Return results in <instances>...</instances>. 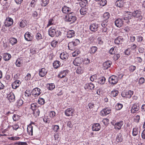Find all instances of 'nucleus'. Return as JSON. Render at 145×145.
<instances>
[{
  "mask_svg": "<svg viewBox=\"0 0 145 145\" xmlns=\"http://www.w3.org/2000/svg\"><path fill=\"white\" fill-rule=\"evenodd\" d=\"M33 126L31 125H29L27 128V131L29 134L32 136L33 135Z\"/></svg>",
  "mask_w": 145,
  "mask_h": 145,
  "instance_id": "c756f323",
  "label": "nucleus"
},
{
  "mask_svg": "<svg viewBox=\"0 0 145 145\" xmlns=\"http://www.w3.org/2000/svg\"><path fill=\"white\" fill-rule=\"evenodd\" d=\"M75 34L74 31L73 30H70L69 31L67 34V37L68 38H71L75 36Z\"/></svg>",
  "mask_w": 145,
  "mask_h": 145,
  "instance_id": "5701e85b",
  "label": "nucleus"
},
{
  "mask_svg": "<svg viewBox=\"0 0 145 145\" xmlns=\"http://www.w3.org/2000/svg\"><path fill=\"white\" fill-rule=\"evenodd\" d=\"M123 105L122 104L118 103L116 105V107L117 110H120L123 107Z\"/></svg>",
  "mask_w": 145,
  "mask_h": 145,
  "instance_id": "052dcab7",
  "label": "nucleus"
},
{
  "mask_svg": "<svg viewBox=\"0 0 145 145\" xmlns=\"http://www.w3.org/2000/svg\"><path fill=\"white\" fill-rule=\"evenodd\" d=\"M33 111V114L36 116H39L40 113V111L39 109L37 108Z\"/></svg>",
  "mask_w": 145,
  "mask_h": 145,
  "instance_id": "3c124183",
  "label": "nucleus"
},
{
  "mask_svg": "<svg viewBox=\"0 0 145 145\" xmlns=\"http://www.w3.org/2000/svg\"><path fill=\"white\" fill-rule=\"evenodd\" d=\"M38 103L41 105H43L45 103L44 100L42 98H40L38 99Z\"/></svg>",
  "mask_w": 145,
  "mask_h": 145,
  "instance_id": "6e6d98bb",
  "label": "nucleus"
},
{
  "mask_svg": "<svg viewBox=\"0 0 145 145\" xmlns=\"http://www.w3.org/2000/svg\"><path fill=\"white\" fill-rule=\"evenodd\" d=\"M56 31L55 29L52 27H50L48 30V34L51 37H53L55 35Z\"/></svg>",
  "mask_w": 145,
  "mask_h": 145,
  "instance_id": "412c9836",
  "label": "nucleus"
},
{
  "mask_svg": "<svg viewBox=\"0 0 145 145\" xmlns=\"http://www.w3.org/2000/svg\"><path fill=\"white\" fill-rule=\"evenodd\" d=\"M98 27V24L93 23L90 25L89 29L91 31H95L97 30Z\"/></svg>",
  "mask_w": 145,
  "mask_h": 145,
  "instance_id": "a211bd4d",
  "label": "nucleus"
},
{
  "mask_svg": "<svg viewBox=\"0 0 145 145\" xmlns=\"http://www.w3.org/2000/svg\"><path fill=\"white\" fill-rule=\"evenodd\" d=\"M112 64V62L110 61H106L103 64V67L104 69H107Z\"/></svg>",
  "mask_w": 145,
  "mask_h": 145,
  "instance_id": "b1692460",
  "label": "nucleus"
},
{
  "mask_svg": "<svg viewBox=\"0 0 145 145\" xmlns=\"http://www.w3.org/2000/svg\"><path fill=\"white\" fill-rule=\"evenodd\" d=\"M131 49V48H128L125 50V55L129 56L130 55Z\"/></svg>",
  "mask_w": 145,
  "mask_h": 145,
  "instance_id": "4d7b16f0",
  "label": "nucleus"
},
{
  "mask_svg": "<svg viewBox=\"0 0 145 145\" xmlns=\"http://www.w3.org/2000/svg\"><path fill=\"white\" fill-rule=\"evenodd\" d=\"M31 108L33 111H34V110L38 108L39 107H38V105L37 103H34L31 105Z\"/></svg>",
  "mask_w": 145,
  "mask_h": 145,
  "instance_id": "e433bc0d",
  "label": "nucleus"
},
{
  "mask_svg": "<svg viewBox=\"0 0 145 145\" xmlns=\"http://www.w3.org/2000/svg\"><path fill=\"white\" fill-rule=\"evenodd\" d=\"M123 38L119 36L117 37L114 40V43L116 44H122L123 41Z\"/></svg>",
  "mask_w": 145,
  "mask_h": 145,
  "instance_id": "aec40b11",
  "label": "nucleus"
},
{
  "mask_svg": "<svg viewBox=\"0 0 145 145\" xmlns=\"http://www.w3.org/2000/svg\"><path fill=\"white\" fill-rule=\"evenodd\" d=\"M26 25V21L25 20H22L20 23V26L21 27H24Z\"/></svg>",
  "mask_w": 145,
  "mask_h": 145,
  "instance_id": "a18cd8bd",
  "label": "nucleus"
},
{
  "mask_svg": "<svg viewBox=\"0 0 145 145\" xmlns=\"http://www.w3.org/2000/svg\"><path fill=\"white\" fill-rule=\"evenodd\" d=\"M84 68L83 67H78L76 71V72L78 74H80L82 73L83 72Z\"/></svg>",
  "mask_w": 145,
  "mask_h": 145,
  "instance_id": "37998d69",
  "label": "nucleus"
},
{
  "mask_svg": "<svg viewBox=\"0 0 145 145\" xmlns=\"http://www.w3.org/2000/svg\"><path fill=\"white\" fill-rule=\"evenodd\" d=\"M105 80L106 78L104 77H101L99 78L98 82L101 84H103L105 83Z\"/></svg>",
  "mask_w": 145,
  "mask_h": 145,
  "instance_id": "72a5a7b5",
  "label": "nucleus"
},
{
  "mask_svg": "<svg viewBox=\"0 0 145 145\" xmlns=\"http://www.w3.org/2000/svg\"><path fill=\"white\" fill-rule=\"evenodd\" d=\"M3 57L5 61H8L11 58V56L9 54L4 53L3 54Z\"/></svg>",
  "mask_w": 145,
  "mask_h": 145,
  "instance_id": "bb28decb",
  "label": "nucleus"
},
{
  "mask_svg": "<svg viewBox=\"0 0 145 145\" xmlns=\"http://www.w3.org/2000/svg\"><path fill=\"white\" fill-rule=\"evenodd\" d=\"M48 71L44 68H42L39 70V75L41 77L44 76L47 72Z\"/></svg>",
  "mask_w": 145,
  "mask_h": 145,
  "instance_id": "9b49d317",
  "label": "nucleus"
},
{
  "mask_svg": "<svg viewBox=\"0 0 145 145\" xmlns=\"http://www.w3.org/2000/svg\"><path fill=\"white\" fill-rule=\"evenodd\" d=\"M49 3V0H41V5L42 7H45Z\"/></svg>",
  "mask_w": 145,
  "mask_h": 145,
  "instance_id": "79ce46f5",
  "label": "nucleus"
},
{
  "mask_svg": "<svg viewBox=\"0 0 145 145\" xmlns=\"http://www.w3.org/2000/svg\"><path fill=\"white\" fill-rule=\"evenodd\" d=\"M110 16V14L108 12L104 13L103 15V20H108Z\"/></svg>",
  "mask_w": 145,
  "mask_h": 145,
  "instance_id": "4c0bfd02",
  "label": "nucleus"
},
{
  "mask_svg": "<svg viewBox=\"0 0 145 145\" xmlns=\"http://www.w3.org/2000/svg\"><path fill=\"white\" fill-rule=\"evenodd\" d=\"M24 37L25 39L26 40L30 41L33 38V36L31 33L27 31L24 35Z\"/></svg>",
  "mask_w": 145,
  "mask_h": 145,
  "instance_id": "9d476101",
  "label": "nucleus"
},
{
  "mask_svg": "<svg viewBox=\"0 0 145 145\" xmlns=\"http://www.w3.org/2000/svg\"><path fill=\"white\" fill-rule=\"evenodd\" d=\"M142 12L140 10H137L133 12H127L125 14V17L123 19L127 20L131 19L133 17L137 18V20H140L142 18Z\"/></svg>",
  "mask_w": 145,
  "mask_h": 145,
  "instance_id": "f257e3e1",
  "label": "nucleus"
},
{
  "mask_svg": "<svg viewBox=\"0 0 145 145\" xmlns=\"http://www.w3.org/2000/svg\"><path fill=\"white\" fill-rule=\"evenodd\" d=\"M123 124V121H120L115 123V127L118 130L121 129L122 126Z\"/></svg>",
  "mask_w": 145,
  "mask_h": 145,
  "instance_id": "cd10ccee",
  "label": "nucleus"
},
{
  "mask_svg": "<svg viewBox=\"0 0 145 145\" xmlns=\"http://www.w3.org/2000/svg\"><path fill=\"white\" fill-rule=\"evenodd\" d=\"M66 21L71 22L72 23L74 22L76 20V17L72 15V13H70L65 17Z\"/></svg>",
  "mask_w": 145,
  "mask_h": 145,
  "instance_id": "7ed1b4c3",
  "label": "nucleus"
},
{
  "mask_svg": "<svg viewBox=\"0 0 145 145\" xmlns=\"http://www.w3.org/2000/svg\"><path fill=\"white\" fill-rule=\"evenodd\" d=\"M13 20L10 18L8 17L5 20V25L6 27H9L13 24Z\"/></svg>",
  "mask_w": 145,
  "mask_h": 145,
  "instance_id": "0eeeda50",
  "label": "nucleus"
},
{
  "mask_svg": "<svg viewBox=\"0 0 145 145\" xmlns=\"http://www.w3.org/2000/svg\"><path fill=\"white\" fill-rule=\"evenodd\" d=\"M23 63V60L20 58H18L16 60L15 64L17 67H20L22 65Z\"/></svg>",
  "mask_w": 145,
  "mask_h": 145,
  "instance_id": "2f4dec72",
  "label": "nucleus"
},
{
  "mask_svg": "<svg viewBox=\"0 0 145 145\" xmlns=\"http://www.w3.org/2000/svg\"><path fill=\"white\" fill-rule=\"evenodd\" d=\"M138 133V128L137 127H135L133 129L132 134L133 136H137Z\"/></svg>",
  "mask_w": 145,
  "mask_h": 145,
  "instance_id": "c03bdc74",
  "label": "nucleus"
},
{
  "mask_svg": "<svg viewBox=\"0 0 145 145\" xmlns=\"http://www.w3.org/2000/svg\"><path fill=\"white\" fill-rule=\"evenodd\" d=\"M79 42V40L78 39H76L74 41L70 42L68 45V47L70 50H73L75 49L76 46L78 43Z\"/></svg>",
  "mask_w": 145,
  "mask_h": 145,
  "instance_id": "f03ea898",
  "label": "nucleus"
},
{
  "mask_svg": "<svg viewBox=\"0 0 145 145\" xmlns=\"http://www.w3.org/2000/svg\"><path fill=\"white\" fill-rule=\"evenodd\" d=\"M98 3L100 6L103 7L106 4V0H99Z\"/></svg>",
  "mask_w": 145,
  "mask_h": 145,
  "instance_id": "ea45409f",
  "label": "nucleus"
},
{
  "mask_svg": "<svg viewBox=\"0 0 145 145\" xmlns=\"http://www.w3.org/2000/svg\"><path fill=\"white\" fill-rule=\"evenodd\" d=\"M69 71L68 70H66L61 71L58 75L59 78H62L68 74Z\"/></svg>",
  "mask_w": 145,
  "mask_h": 145,
  "instance_id": "f3484780",
  "label": "nucleus"
},
{
  "mask_svg": "<svg viewBox=\"0 0 145 145\" xmlns=\"http://www.w3.org/2000/svg\"><path fill=\"white\" fill-rule=\"evenodd\" d=\"M137 40L138 42H141L143 40V38L142 36H137Z\"/></svg>",
  "mask_w": 145,
  "mask_h": 145,
  "instance_id": "13d9d810",
  "label": "nucleus"
},
{
  "mask_svg": "<svg viewBox=\"0 0 145 145\" xmlns=\"http://www.w3.org/2000/svg\"><path fill=\"white\" fill-rule=\"evenodd\" d=\"M124 4V0H118L115 3V5L119 7H123Z\"/></svg>",
  "mask_w": 145,
  "mask_h": 145,
  "instance_id": "a878e982",
  "label": "nucleus"
},
{
  "mask_svg": "<svg viewBox=\"0 0 145 145\" xmlns=\"http://www.w3.org/2000/svg\"><path fill=\"white\" fill-rule=\"evenodd\" d=\"M74 112V110L71 108H67L65 111V115L68 116H72Z\"/></svg>",
  "mask_w": 145,
  "mask_h": 145,
  "instance_id": "f8f14e48",
  "label": "nucleus"
},
{
  "mask_svg": "<svg viewBox=\"0 0 145 145\" xmlns=\"http://www.w3.org/2000/svg\"><path fill=\"white\" fill-rule=\"evenodd\" d=\"M111 112V110L109 108H107L102 110L100 112L101 116H105L109 114Z\"/></svg>",
  "mask_w": 145,
  "mask_h": 145,
  "instance_id": "6e6552de",
  "label": "nucleus"
},
{
  "mask_svg": "<svg viewBox=\"0 0 145 145\" xmlns=\"http://www.w3.org/2000/svg\"><path fill=\"white\" fill-rule=\"evenodd\" d=\"M23 103V101L21 99H19L17 100L16 103V105L19 107L21 106Z\"/></svg>",
  "mask_w": 145,
  "mask_h": 145,
  "instance_id": "8fccbe9b",
  "label": "nucleus"
},
{
  "mask_svg": "<svg viewBox=\"0 0 145 145\" xmlns=\"http://www.w3.org/2000/svg\"><path fill=\"white\" fill-rule=\"evenodd\" d=\"M58 43V42L57 41L54 40H53L51 42V45L53 47H56Z\"/></svg>",
  "mask_w": 145,
  "mask_h": 145,
  "instance_id": "5fc2aeb1",
  "label": "nucleus"
},
{
  "mask_svg": "<svg viewBox=\"0 0 145 145\" xmlns=\"http://www.w3.org/2000/svg\"><path fill=\"white\" fill-rule=\"evenodd\" d=\"M122 140V138L121 135L120 134L118 135L116 137V140L118 142H121Z\"/></svg>",
  "mask_w": 145,
  "mask_h": 145,
  "instance_id": "de8ad7c7",
  "label": "nucleus"
},
{
  "mask_svg": "<svg viewBox=\"0 0 145 145\" xmlns=\"http://www.w3.org/2000/svg\"><path fill=\"white\" fill-rule=\"evenodd\" d=\"M52 129L54 131L57 132L59 130V127L58 125H54L53 126Z\"/></svg>",
  "mask_w": 145,
  "mask_h": 145,
  "instance_id": "603ef678",
  "label": "nucleus"
},
{
  "mask_svg": "<svg viewBox=\"0 0 145 145\" xmlns=\"http://www.w3.org/2000/svg\"><path fill=\"white\" fill-rule=\"evenodd\" d=\"M100 31L104 35L107 34L108 31L107 27H102Z\"/></svg>",
  "mask_w": 145,
  "mask_h": 145,
  "instance_id": "c9c22d12",
  "label": "nucleus"
},
{
  "mask_svg": "<svg viewBox=\"0 0 145 145\" xmlns=\"http://www.w3.org/2000/svg\"><path fill=\"white\" fill-rule=\"evenodd\" d=\"M80 2L79 3L80 5L83 7H85L88 4L87 0H80Z\"/></svg>",
  "mask_w": 145,
  "mask_h": 145,
  "instance_id": "58836bf2",
  "label": "nucleus"
},
{
  "mask_svg": "<svg viewBox=\"0 0 145 145\" xmlns=\"http://www.w3.org/2000/svg\"><path fill=\"white\" fill-rule=\"evenodd\" d=\"M69 56L68 54L65 52L61 53L60 55V58L63 60L65 61L67 59Z\"/></svg>",
  "mask_w": 145,
  "mask_h": 145,
  "instance_id": "6ab92c4d",
  "label": "nucleus"
},
{
  "mask_svg": "<svg viewBox=\"0 0 145 145\" xmlns=\"http://www.w3.org/2000/svg\"><path fill=\"white\" fill-rule=\"evenodd\" d=\"M31 78V75L29 73H28L25 77V80L26 81L29 80Z\"/></svg>",
  "mask_w": 145,
  "mask_h": 145,
  "instance_id": "bf43d9fd",
  "label": "nucleus"
},
{
  "mask_svg": "<svg viewBox=\"0 0 145 145\" xmlns=\"http://www.w3.org/2000/svg\"><path fill=\"white\" fill-rule=\"evenodd\" d=\"M87 9L84 7H82L80 10V12L82 15H84L87 13Z\"/></svg>",
  "mask_w": 145,
  "mask_h": 145,
  "instance_id": "473e14b6",
  "label": "nucleus"
},
{
  "mask_svg": "<svg viewBox=\"0 0 145 145\" xmlns=\"http://www.w3.org/2000/svg\"><path fill=\"white\" fill-rule=\"evenodd\" d=\"M94 85L93 84L90 83L86 84L84 86V88L87 89L92 90L94 88Z\"/></svg>",
  "mask_w": 145,
  "mask_h": 145,
  "instance_id": "4be33fe9",
  "label": "nucleus"
},
{
  "mask_svg": "<svg viewBox=\"0 0 145 145\" xmlns=\"http://www.w3.org/2000/svg\"><path fill=\"white\" fill-rule=\"evenodd\" d=\"M97 50V48L95 46H93L90 48L89 52L91 54H94Z\"/></svg>",
  "mask_w": 145,
  "mask_h": 145,
  "instance_id": "f704fd0d",
  "label": "nucleus"
},
{
  "mask_svg": "<svg viewBox=\"0 0 145 145\" xmlns=\"http://www.w3.org/2000/svg\"><path fill=\"white\" fill-rule=\"evenodd\" d=\"M7 98L10 102H14L15 100L14 95L12 93H10L8 94Z\"/></svg>",
  "mask_w": 145,
  "mask_h": 145,
  "instance_id": "4468645a",
  "label": "nucleus"
},
{
  "mask_svg": "<svg viewBox=\"0 0 145 145\" xmlns=\"http://www.w3.org/2000/svg\"><path fill=\"white\" fill-rule=\"evenodd\" d=\"M21 83V82L19 80H16L12 84V88L14 89H16L19 86Z\"/></svg>",
  "mask_w": 145,
  "mask_h": 145,
  "instance_id": "2eb2a0df",
  "label": "nucleus"
},
{
  "mask_svg": "<svg viewBox=\"0 0 145 145\" xmlns=\"http://www.w3.org/2000/svg\"><path fill=\"white\" fill-rule=\"evenodd\" d=\"M114 47H112L109 50V53L110 54L112 55L114 54L115 53V50H114Z\"/></svg>",
  "mask_w": 145,
  "mask_h": 145,
  "instance_id": "774afa93",
  "label": "nucleus"
},
{
  "mask_svg": "<svg viewBox=\"0 0 145 145\" xmlns=\"http://www.w3.org/2000/svg\"><path fill=\"white\" fill-rule=\"evenodd\" d=\"M123 21L122 19L118 18L116 20L115 22V25L118 27H121L123 24Z\"/></svg>",
  "mask_w": 145,
  "mask_h": 145,
  "instance_id": "ddd939ff",
  "label": "nucleus"
},
{
  "mask_svg": "<svg viewBox=\"0 0 145 145\" xmlns=\"http://www.w3.org/2000/svg\"><path fill=\"white\" fill-rule=\"evenodd\" d=\"M80 53V52L79 50H75L72 53V56L74 57H76Z\"/></svg>",
  "mask_w": 145,
  "mask_h": 145,
  "instance_id": "338daca9",
  "label": "nucleus"
},
{
  "mask_svg": "<svg viewBox=\"0 0 145 145\" xmlns=\"http://www.w3.org/2000/svg\"><path fill=\"white\" fill-rule=\"evenodd\" d=\"M118 81V77L117 76L114 75L112 76L109 78L108 79L109 82L112 84H116Z\"/></svg>",
  "mask_w": 145,
  "mask_h": 145,
  "instance_id": "39448f33",
  "label": "nucleus"
},
{
  "mask_svg": "<svg viewBox=\"0 0 145 145\" xmlns=\"http://www.w3.org/2000/svg\"><path fill=\"white\" fill-rule=\"evenodd\" d=\"M48 85V89L50 90H52L55 88V85L54 83H51L48 84L47 86Z\"/></svg>",
  "mask_w": 145,
  "mask_h": 145,
  "instance_id": "09e8293b",
  "label": "nucleus"
},
{
  "mask_svg": "<svg viewBox=\"0 0 145 145\" xmlns=\"http://www.w3.org/2000/svg\"><path fill=\"white\" fill-rule=\"evenodd\" d=\"M101 128L100 125L99 123H97L93 125L92 129L93 131H98Z\"/></svg>",
  "mask_w": 145,
  "mask_h": 145,
  "instance_id": "dca6fc26",
  "label": "nucleus"
},
{
  "mask_svg": "<svg viewBox=\"0 0 145 145\" xmlns=\"http://www.w3.org/2000/svg\"><path fill=\"white\" fill-rule=\"evenodd\" d=\"M56 113L54 111H51L50 112L49 115L50 117L54 118L56 115Z\"/></svg>",
  "mask_w": 145,
  "mask_h": 145,
  "instance_id": "69168bd1",
  "label": "nucleus"
},
{
  "mask_svg": "<svg viewBox=\"0 0 145 145\" xmlns=\"http://www.w3.org/2000/svg\"><path fill=\"white\" fill-rule=\"evenodd\" d=\"M31 95V92L29 90H27L25 92V95L26 97H29Z\"/></svg>",
  "mask_w": 145,
  "mask_h": 145,
  "instance_id": "0e129e2a",
  "label": "nucleus"
},
{
  "mask_svg": "<svg viewBox=\"0 0 145 145\" xmlns=\"http://www.w3.org/2000/svg\"><path fill=\"white\" fill-rule=\"evenodd\" d=\"M60 64V62L58 61H55L53 63V66L55 69H57L59 66Z\"/></svg>",
  "mask_w": 145,
  "mask_h": 145,
  "instance_id": "a19ab883",
  "label": "nucleus"
},
{
  "mask_svg": "<svg viewBox=\"0 0 145 145\" xmlns=\"http://www.w3.org/2000/svg\"><path fill=\"white\" fill-rule=\"evenodd\" d=\"M108 20H103L101 23L102 27H106L108 24Z\"/></svg>",
  "mask_w": 145,
  "mask_h": 145,
  "instance_id": "864d4df0",
  "label": "nucleus"
},
{
  "mask_svg": "<svg viewBox=\"0 0 145 145\" xmlns=\"http://www.w3.org/2000/svg\"><path fill=\"white\" fill-rule=\"evenodd\" d=\"M12 127L14 130H16L19 127V125L17 124H15L13 125L12 126H9V127Z\"/></svg>",
  "mask_w": 145,
  "mask_h": 145,
  "instance_id": "680f3d73",
  "label": "nucleus"
},
{
  "mask_svg": "<svg viewBox=\"0 0 145 145\" xmlns=\"http://www.w3.org/2000/svg\"><path fill=\"white\" fill-rule=\"evenodd\" d=\"M10 43L12 45H13L16 44L17 42V40L14 38H10Z\"/></svg>",
  "mask_w": 145,
  "mask_h": 145,
  "instance_id": "49530a36",
  "label": "nucleus"
},
{
  "mask_svg": "<svg viewBox=\"0 0 145 145\" xmlns=\"http://www.w3.org/2000/svg\"><path fill=\"white\" fill-rule=\"evenodd\" d=\"M133 92L131 90H124L121 93V96L123 97H126L128 98H130L133 95Z\"/></svg>",
  "mask_w": 145,
  "mask_h": 145,
  "instance_id": "20e7f679",
  "label": "nucleus"
},
{
  "mask_svg": "<svg viewBox=\"0 0 145 145\" xmlns=\"http://www.w3.org/2000/svg\"><path fill=\"white\" fill-rule=\"evenodd\" d=\"M140 107L139 105L137 104H134L131 108V112L132 113H135L138 111Z\"/></svg>",
  "mask_w": 145,
  "mask_h": 145,
  "instance_id": "423d86ee",
  "label": "nucleus"
},
{
  "mask_svg": "<svg viewBox=\"0 0 145 145\" xmlns=\"http://www.w3.org/2000/svg\"><path fill=\"white\" fill-rule=\"evenodd\" d=\"M36 38L38 40H39L42 39V36L41 34L38 33L36 35Z\"/></svg>",
  "mask_w": 145,
  "mask_h": 145,
  "instance_id": "e2e57ef3",
  "label": "nucleus"
},
{
  "mask_svg": "<svg viewBox=\"0 0 145 145\" xmlns=\"http://www.w3.org/2000/svg\"><path fill=\"white\" fill-rule=\"evenodd\" d=\"M81 59L79 57H77L74 60L73 63L76 66H79L81 63Z\"/></svg>",
  "mask_w": 145,
  "mask_h": 145,
  "instance_id": "393cba45",
  "label": "nucleus"
},
{
  "mask_svg": "<svg viewBox=\"0 0 145 145\" xmlns=\"http://www.w3.org/2000/svg\"><path fill=\"white\" fill-rule=\"evenodd\" d=\"M62 12L64 13H67L70 11V8L66 6H64L62 9Z\"/></svg>",
  "mask_w": 145,
  "mask_h": 145,
  "instance_id": "7c9ffc66",
  "label": "nucleus"
},
{
  "mask_svg": "<svg viewBox=\"0 0 145 145\" xmlns=\"http://www.w3.org/2000/svg\"><path fill=\"white\" fill-rule=\"evenodd\" d=\"M40 90L38 88H36L33 89L32 91V94L35 97H36L39 95L41 92Z\"/></svg>",
  "mask_w": 145,
  "mask_h": 145,
  "instance_id": "1a4fd4ad",
  "label": "nucleus"
},
{
  "mask_svg": "<svg viewBox=\"0 0 145 145\" xmlns=\"http://www.w3.org/2000/svg\"><path fill=\"white\" fill-rule=\"evenodd\" d=\"M119 93L118 91L116 89H114L110 93L111 97H116Z\"/></svg>",
  "mask_w": 145,
  "mask_h": 145,
  "instance_id": "c85d7f7f",
  "label": "nucleus"
}]
</instances>
